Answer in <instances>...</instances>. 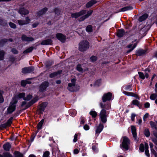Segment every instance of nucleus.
Listing matches in <instances>:
<instances>
[{"instance_id": "f257e3e1", "label": "nucleus", "mask_w": 157, "mask_h": 157, "mask_svg": "<svg viewBox=\"0 0 157 157\" xmlns=\"http://www.w3.org/2000/svg\"><path fill=\"white\" fill-rule=\"evenodd\" d=\"M17 102V98L16 97H13L12 99L9 107L7 109V113H11L15 109V105Z\"/></svg>"}, {"instance_id": "f03ea898", "label": "nucleus", "mask_w": 157, "mask_h": 157, "mask_svg": "<svg viewBox=\"0 0 157 157\" xmlns=\"http://www.w3.org/2000/svg\"><path fill=\"white\" fill-rule=\"evenodd\" d=\"M89 44L87 41H83L79 44V49L82 52L86 51L89 48Z\"/></svg>"}, {"instance_id": "7ed1b4c3", "label": "nucleus", "mask_w": 157, "mask_h": 157, "mask_svg": "<svg viewBox=\"0 0 157 157\" xmlns=\"http://www.w3.org/2000/svg\"><path fill=\"white\" fill-rule=\"evenodd\" d=\"M129 143V139L127 137H123L122 144L120 145V147L122 149H124L126 150H128Z\"/></svg>"}, {"instance_id": "20e7f679", "label": "nucleus", "mask_w": 157, "mask_h": 157, "mask_svg": "<svg viewBox=\"0 0 157 157\" xmlns=\"http://www.w3.org/2000/svg\"><path fill=\"white\" fill-rule=\"evenodd\" d=\"M99 116L100 119L103 123H105L106 122L107 114L105 109H103L101 111Z\"/></svg>"}, {"instance_id": "39448f33", "label": "nucleus", "mask_w": 157, "mask_h": 157, "mask_svg": "<svg viewBox=\"0 0 157 157\" xmlns=\"http://www.w3.org/2000/svg\"><path fill=\"white\" fill-rule=\"evenodd\" d=\"M86 13V10H83L78 12L71 13V17L72 18H76L78 17L85 14Z\"/></svg>"}, {"instance_id": "423d86ee", "label": "nucleus", "mask_w": 157, "mask_h": 157, "mask_svg": "<svg viewBox=\"0 0 157 157\" xmlns=\"http://www.w3.org/2000/svg\"><path fill=\"white\" fill-rule=\"evenodd\" d=\"M48 10V8H44L37 12L36 14V16L37 18L42 16L43 15L45 14L46 12Z\"/></svg>"}, {"instance_id": "0eeeda50", "label": "nucleus", "mask_w": 157, "mask_h": 157, "mask_svg": "<svg viewBox=\"0 0 157 157\" xmlns=\"http://www.w3.org/2000/svg\"><path fill=\"white\" fill-rule=\"evenodd\" d=\"M112 97V94L110 92L104 94L102 97V100L103 102H105L107 100H110Z\"/></svg>"}, {"instance_id": "6e6552de", "label": "nucleus", "mask_w": 157, "mask_h": 157, "mask_svg": "<svg viewBox=\"0 0 157 157\" xmlns=\"http://www.w3.org/2000/svg\"><path fill=\"white\" fill-rule=\"evenodd\" d=\"M93 11L92 10L89 11L85 15L82 16L78 20L79 21H84V20L86 19V18L90 16L92 14Z\"/></svg>"}, {"instance_id": "1a4fd4ad", "label": "nucleus", "mask_w": 157, "mask_h": 157, "mask_svg": "<svg viewBox=\"0 0 157 157\" xmlns=\"http://www.w3.org/2000/svg\"><path fill=\"white\" fill-rule=\"evenodd\" d=\"M56 37L62 42H64L66 40V36L61 33H58L56 35Z\"/></svg>"}, {"instance_id": "9d476101", "label": "nucleus", "mask_w": 157, "mask_h": 157, "mask_svg": "<svg viewBox=\"0 0 157 157\" xmlns=\"http://www.w3.org/2000/svg\"><path fill=\"white\" fill-rule=\"evenodd\" d=\"M18 12L21 15H26L29 13V11L24 8H21L19 10Z\"/></svg>"}, {"instance_id": "9b49d317", "label": "nucleus", "mask_w": 157, "mask_h": 157, "mask_svg": "<svg viewBox=\"0 0 157 157\" xmlns=\"http://www.w3.org/2000/svg\"><path fill=\"white\" fill-rule=\"evenodd\" d=\"M153 135L154 136L151 138V140L155 145V148L157 149V132H154Z\"/></svg>"}, {"instance_id": "f8f14e48", "label": "nucleus", "mask_w": 157, "mask_h": 157, "mask_svg": "<svg viewBox=\"0 0 157 157\" xmlns=\"http://www.w3.org/2000/svg\"><path fill=\"white\" fill-rule=\"evenodd\" d=\"M33 71V69L32 67H29L23 68L22 72L23 73L26 74L30 73Z\"/></svg>"}, {"instance_id": "ddd939ff", "label": "nucleus", "mask_w": 157, "mask_h": 157, "mask_svg": "<svg viewBox=\"0 0 157 157\" xmlns=\"http://www.w3.org/2000/svg\"><path fill=\"white\" fill-rule=\"evenodd\" d=\"M136 43H135L134 44H129L128 45L127 48L129 49L127 52V53H128L132 51L136 46Z\"/></svg>"}, {"instance_id": "4468645a", "label": "nucleus", "mask_w": 157, "mask_h": 157, "mask_svg": "<svg viewBox=\"0 0 157 157\" xmlns=\"http://www.w3.org/2000/svg\"><path fill=\"white\" fill-rule=\"evenodd\" d=\"M123 93L124 94L126 95L134 97L137 99H139V98L138 97V95L132 92L124 91L123 92Z\"/></svg>"}, {"instance_id": "2eb2a0df", "label": "nucleus", "mask_w": 157, "mask_h": 157, "mask_svg": "<svg viewBox=\"0 0 157 157\" xmlns=\"http://www.w3.org/2000/svg\"><path fill=\"white\" fill-rule=\"evenodd\" d=\"M104 128L103 125L100 124L99 126L97 127L96 130V134H99L102 130Z\"/></svg>"}, {"instance_id": "dca6fc26", "label": "nucleus", "mask_w": 157, "mask_h": 157, "mask_svg": "<svg viewBox=\"0 0 157 157\" xmlns=\"http://www.w3.org/2000/svg\"><path fill=\"white\" fill-rule=\"evenodd\" d=\"M131 130L133 137L136 140V139L137 135L135 127L134 126H131Z\"/></svg>"}, {"instance_id": "f3484780", "label": "nucleus", "mask_w": 157, "mask_h": 157, "mask_svg": "<svg viewBox=\"0 0 157 157\" xmlns=\"http://www.w3.org/2000/svg\"><path fill=\"white\" fill-rule=\"evenodd\" d=\"M52 41L51 40L47 39L43 41L41 44L43 45H50L52 44Z\"/></svg>"}, {"instance_id": "a211bd4d", "label": "nucleus", "mask_w": 157, "mask_h": 157, "mask_svg": "<svg viewBox=\"0 0 157 157\" xmlns=\"http://www.w3.org/2000/svg\"><path fill=\"white\" fill-rule=\"evenodd\" d=\"M155 94H152L150 96V98L151 100H154L157 97V89H155ZM155 103L157 104V98L155 100Z\"/></svg>"}, {"instance_id": "6ab92c4d", "label": "nucleus", "mask_w": 157, "mask_h": 157, "mask_svg": "<svg viewBox=\"0 0 157 157\" xmlns=\"http://www.w3.org/2000/svg\"><path fill=\"white\" fill-rule=\"evenodd\" d=\"M47 105V102H43L40 105L39 109L41 112H43L44 110Z\"/></svg>"}, {"instance_id": "aec40b11", "label": "nucleus", "mask_w": 157, "mask_h": 157, "mask_svg": "<svg viewBox=\"0 0 157 157\" xmlns=\"http://www.w3.org/2000/svg\"><path fill=\"white\" fill-rule=\"evenodd\" d=\"M97 2L94 0H92L88 2L86 4V6L87 8H89L95 4Z\"/></svg>"}, {"instance_id": "412c9836", "label": "nucleus", "mask_w": 157, "mask_h": 157, "mask_svg": "<svg viewBox=\"0 0 157 157\" xmlns=\"http://www.w3.org/2000/svg\"><path fill=\"white\" fill-rule=\"evenodd\" d=\"M138 73L140 77L143 79H144L145 77L148 78L149 76V75L147 73H146L145 75L144 74L141 72H139Z\"/></svg>"}, {"instance_id": "4be33fe9", "label": "nucleus", "mask_w": 157, "mask_h": 157, "mask_svg": "<svg viewBox=\"0 0 157 157\" xmlns=\"http://www.w3.org/2000/svg\"><path fill=\"white\" fill-rule=\"evenodd\" d=\"M11 147V145L10 144L8 143L4 144L3 145V148L6 151H9Z\"/></svg>"}, {"instance_id": "5701e85b", "label": "nucleus", "mask_w": 157, "mask_h": 157, "mask_svg": "<svg viewBox=\"0 0 157 157\" xmlns=\"http://www.w3.org/2000/svg\"><path fill=\"white\" fill-rule=\"evenodd\" d=\"M22 39L23 40L27 41H32L33 39L32 37H27L25 35H23L22 36Z\"/></svg>"}, {"instance_id": "b1692460", "label": "nucleus", "mask_w": 157, "mask_h": 157, "mask_svg": "<svg viewBox=\"0 0 157 157\" xmlns=\"http://www.w3.org/2000/svg\"><path fill=\"white\" fill-rule=\"evenodd\" d=\"M124 33V32L123 29H120L118 30L117 32V35L119 37H121Z\"/></svg>"}, {"instance_id": "393cba45", "label": "nucleus", "mask_w": 157, "mask_h": 157, "mask_svg": "<svg viewBox=\"0 0 157 157\" xmlns=\"http://www.w3.org/2000/svg\"><path fill=\"white\" fill-rule=\"evenodd\" d=\"M62 72L61 71H58L56 72H54L50 74L49 76L51 78L55 77L58 75L60 74Z\"/></svg>"}, {"instance_id": "a878e982", "label": "nucleus", "mask_w": 157, "mask_h": 157, "mask_svg": "<svg viewBox=\"0 0 157 157\" xmlns=\"http://www.w3.org/2000/svg\"><path fill=\"white\" fill-rule=\"evenodd\" d=\"M146 52V50L139 49L136 52V54L138 56H140L145 54Z\"/></svg>"}, {"instance_id": "bb28decb", "label": "nucleus", "mask_w": 157, "mask_h": 157, "mask_svg": "<svg viewBox=\"0 0 157 157\" xmlns=\"http://www.w3.org/2000/svg\"><path fill=\"white\" fill-rule=\"evenodd\" d=\"M12 117L10 118L5 124H3V126L6 127L10 126L12 123Z\"/></svg>"}, {"instance_id": "cd10ccee", "label": "nucleus", "mask_w": 157, "mask_h": 157, "mask_svg": "<svg viewBox=\"0 0 157 157\" xmlns=\"http://www.w3.org/2000/svg\"><path fill=\"white\" fill-rule=\"evenodd\" d=\"M145 153L146 155L149 157L150 156V154L149 153V151L148 150V145L147 143H146L145 144Z\"/></svg>"}, {"instance_id": "c85d7f7f", "label": "nucleus", "mask_w": 157, "mask_h": 157, "mask_svg": "<svg viewBox=\"0 0 157 157\" xmlns=\"http://www.w3.org/2000/svg\"><path fill=\"white\" fill-rule=\"evenodd\" d=\"M148 16V15L147 14H144L139 18V20L140 21H142L145 20Z\"/></svg>"}, {"instance_id": "c756f323", "label": "nucleus", "mask_w": 157, "mask_h": 157, "mask_svg": "<svg viewBox=\"0 0 157 157\" xmlns=\"http://www.w3.org/2000/svg\"><path fill=\"white\" fill-rule=\"evenodd\" d=\"M133 9V7L131 6H128L121 8V11H126L131 10Z\"/></svg>"}, {"instance_id": "7c9ffc66", "label": "nucleus", "mask_w": 157, "mask_h": 157, "mask_svg": "<svg viewBox=\"0 0 157 157\" xmlns=\"http://www.w3.org/2000/svg\"><path fill=\"white\" fill-rule=\"evenodd\" d=\"M76 80L75 79H73L71 80V83L68 84V86L69 87H71L74 86L75 85Z\"/></svg>"}, {"instance_id": "2f4dec72", "label": "nucleus", "mask_w": 157, "mask_h": 157, "mask_svg": "<svg viewBox=\"0 0 157 157\" xmlns=\"http://www.w3.org/2000/svg\"><path fill=\"white\" fill-rule=\"evenodd\" d=\"M150 124L151 128H155V129H157L156 124L154 122L151 121L150 122Z\"/></svg>"}, {"instance_id": "473e14b6", "label": "nucleus", "mask_w": 157, "mask_h": 157, "mask_svg": "<svg viewBox=\"0 0 157 157\" xmlns=\"http://www.w3.org/2000/svg\"><path fill=\"white\" fill-rule=\"evenodd\" d=\"M86 30L88 32H91L92 31V27L91 25H88L86 28Z\"/></svg>"}, {"instance_id": "72a5a7b5", "label": "nucleus", "mask_w": 157, "mask_h": 157, "mask_svg": "<svg viewBox=\"0 0 157 157\" xmlns=\"http://www.w3.org/2000/svg\"><path fill=\"white\" fill-rule=\"evenodd\" d=\"M44 120L42 119V120L40 121L38 123V124L37 125V128L38 129H41L42 126V125L43 124V123L44 122Z\"/></svg>"}, {"instance_id": "f704fd0d", "label": "nucleus", "mask_w": 157, "mask_h": 157, "mask_svg": "<svg viewBox=\"0 0 157 157\" xmlns=\"http://www.w3.org/2000/svg\"><path fill=\"white\" fill-rule=\"evenodd\" d=\"M33 47H31L28 49H27L25 51H24L23 53H28L31 52L33 50Z\"/></svg>"}, {"instance_id": "c9c22d12", "label": "nucleus", "mask_w": 157, "mask_h": 157, "mask_svg": "<svg viewBox=\"0 0 157 157\" xmlns=\"http://www.w3.org/2000/svg\"><path fill=\"white\" fill-rule=\"evenodd\" d=\"M25 94L24 93H19L17 96H15L14 97H16L17 98V100H18V97L19 98H24V97L25 96Z\"/></svg>"}, {"instance_id": "e433bc0d", "label": "nucleus", "mask_w": 157, "mask_h": 157, "mask_svg": "<svg viewBox=\"0 0 157 157\" xmlns=\"http://www.w3.org/2000/svg\"><path fill=\"white\" fill-rule=\"evenodd\" d=\"M3 92L0 90V103H2L4 101V98L2 96Z\"/></svg>"}, {"instance_id": "4c0bfd02", "label": "nucleus", "mask_w": 157, "mask_h": 157, "mask_svg": "<svg viewBox=\"0 0 157 157\" xmlns=\"http://www.w3.org/2000/svg\"><path fill=\"white\" fill-rule=\"evenodd\" d=\"M144 133L145 136L146 137H148L150 136V133L148 129H145Z\"/></svg>"}, {"instance_id": "58836bf2", "label": "nucleus", "mask_w": 157, "mask_h": 157, "mask_svg": "<svg viewBox=\"0 0 157 157\" xmlns=\"http://www.w3.org/2000/svg\"><path fill=\"white\" fill-rule=\"evenodd\" d=\"M101 79H98V80H97L95 81V82L94 84V85L95 86H99L101 84Z\"/></svg>"}, {"instance_id": "ea45409f", "label": "nucleus", "mask_w": 157, "mask_h": 157, "mask_svg": "<svg viewBox=\"0 0 157 157\" xmlns=\"http://www.w3.org/2000/svg\"><path fill=\"white\" fill-rule=\"evenodd\" d=\"M18 23L20 25H25V21L22 20H18L17 21Z\"/></svg>"}, {"instance_id": "a19ab883", "label": "nucleus", "mask_w": 157, "mask_h": 157, "mask_svg": "<svg viewBox=\"0 0 157 157\" xmlns=\"http://www.w3.org/2000/svg\"><path fill=\"white\" fill-rule=\"evenodd\" d=\"M90 114L93 117H95L97 115V113L96 112L94 111H91L90 113Z\"/></svg>"}, {"instance_id": "79ce46f5", "label": "nucleus", "mask_w": 157, "mask_h": 157, "mask_svg": "<svg viewBox=\"0 0 157 157\" xmlns=\"http://www.w3.org/2000/svg\"><path fill=\"white\" fill-rule=\"evenodd\" d=\"M5 53L3 51H0V60H2L3 59Z\"/></svg>"}, {"instance_id": "37998d69", "label": "nucleus", "mask_w": 157, "mask_h": 157, "mask_svg": "<svg viewBox=\"0 0 157 157\" xmlns=\"http://www.w3.org/2000/svg\"><path fill=\"white\" fill-rule=\"evenodd\" d=\"M53 11L57 15L60 14V11L57 8H55L54 10Z\"/></svg>"}, {"instance_id": "c03bdc74", "label": "nucleus", "mask_w": 157, "mask_h": 157, "mask_svg": "<svg viewBox=\"0 0 157 157\" xmlns=\"http://www.w3.org/2000/svg\"><path fill=\"white\" fill-rule=\"evenodd\" d=\"M48 82H43L42 84L43 86L42 87L44 88H45L47 87L48 86Z\"/></svg>"}, {"instance_id": "a18cd8bd", "label": "nucleus", "mask_w": 157, "mask_h": 157, "mask_svg": "<svg viewBox=\"0 0 157 157\" xmlns=\"http://www.w3.org/2000/svg\"><path fill=\"white\" fill-rule=\"evenodd\" d=\"M77 70L80 72H82L83 71V69L80 64H78L77 66Z\"/></svg>"}, {"instance_id": "49530a36", "label": "nucleus", "mask_w": 157, "mask_h": 157, "mask_svg": "<svg viewBox=\"0 0 157 157\" xmlns=\"http://www.w3.org/2000/svg\"><path fill=\"white\" fill-rule=\"evenodd\" d=\"M25 25L28 24L31 21V19L29 18V17H26L25 19Z\"/></svg>"}, {"instance_id": "de8ad7c7", "label": "nucleus", "mask_w": 157, "mask_h": 157, "mask_svg": "<svg viewBox=\"0 0 157 157\" xmlns=\"http://www.w3.org/2000/svg\"><path fill=\"white\" fill-rule=\"evenodd\" d=\"M132 103L133 105L138 106L139 105V102L137 100H134L132 101Z\"/></svg>"}, {"instance_id": "09e8293b", "label": "nucleus", "mask_w": 157, "mask_h": 157, "mask_svg": "<svg viewBox=\"0 0 157 157\" xmlns=\"http://www.w3.org/2000/svg\"><path fill=\"white\" fill-rule=\"evenodd\" d=\"M144 144H141L140 146V148L139 150L141 151V152H144Z\"/></svg>"}, {"instance_id": "8fccbe9b", "label": "nucleus", "mask_w": 157, "mask_h": 157, "mask_svg": "<svg viewBox=\"0 0 157 157\" xmlns=\"http://www.w3.org/2000/svg\"><path fill=\"white\" fill-rule=\"evenodd\" d=\"M32 98V96L31 95H28L26 98H24V99L25 100L29 101Z\"/></svg>"}, {"instance_id": "3c124183", "label": "nucleus", "mask_w": 157, "mask_h": 157, "mask_svg": "<svg viewBox=\"0 0 157 157\" xmlns=\"http://www.w3.org/2000/svg\"><path fill=\"white\" fill-rule=\"evenodd\" d=\"M10 26L12 28L15 29L16 28V25L14 23L12 22H10L9 23Z\"/></svg>"}, {"instance_id": "603ef678", "label": "nucleus", "mask_w": 157, "mask_h": 157, "mask_svg": "<svg viewBox=\"0 0 157 157\" xmlns=\"http://www.w3.org/2000/svg\"><path fill=\"white\" fill-rule=\"evenodd\" d=\"M71 114L72 116H74L76 114V112L75 110H73L70 111Z\"/></svg>"}, {"instance_id": "864d4df0", "label": "nucleus", "mask_w": 157, "mask_h": 157, "mask_svg": "<svg viewBox=\"0 0 157 157\" xmlns=\"http://www.w3.org/2000/svg\"><path fill=\"white\" fill-rule=\"evenodd\" d=\"M100 105L102 108H106V109H109L110 108V105H109L108 106V108H106L105 105L103 104L102 103H100Z\"/></svg>"}, {"instance_id": "5fc2aeb1", "label": "nucleus", "mask_w": 157, "mask_h": 157, "mask_svg": "<svg viewBox=\"0 0 157 157\" xmlns=\"http://www.w3.org/2000/svg\"><path fill=\"white\" fill-rule=\"evenodd\" d=\"M49 155V152L48 151H46L44 153L43 157H48Z\"/></svg>"}, {"instance_id": "6e6d98bb", "label": "nucleus", "mask_w": 157, "mask_h": 157, "mask_svg": "<svg viewBox=\"0 0 157 157\" xmlns=\"http://www.w3.org/2000/svg\"><path fill=\"white\" fill-rule=\"evenodd\" d=\"M136 116V115L134 113H132L131 114V120L134 121L135 120V117Z\"/></svg>"}, {"instance_id": "4d7b16f0", "label": "nucleus", "mask_w": 157, "mask_h": 157, "mask_svg": "<svg viewBox=\"0 0 157 157\" xmlns=\"http://www.w3.org/2000/svg\"><path fill=\"white\" fill-rule=\"evenodd\" d=\"M149 116V114L148 113H146L144 116L143 117V120L144 121H146V119Z\"/></svg>"}, {"instance_id": "13d9d810", "label": "nucleus", "mask_w": 157, "mask_h": 157, "mask_svg": "<svg viewBox=\"0 0 157 157\" xmlns=\"http://www.w3.org/2000/svg\"><path fill=\"white\" fill-rule=\"evenodd\" d=\"M90 60L92 62L95 61L97 59V57L95 56H91L90 58Z\"/></svg>"}, {"instance_id": "bf43d9fd", "label": "nucleus", "mask_w": 157, "mask_h": 157, "mask_svg": "<svg viewBox=\"0 0 157 157\" xmlns=\"http://www.w3.org/2000/svg\"><path fill=\"white\" fill-rule=\"evenodd\" d=\"M151 154H153L155 156V157H157V155L155 151L153 149H151Z\"/></svg>"}, {"instance_id": "052dcab7", "label": "nucleus", "mask_w": 157, "mask_h": 157, "mask_svg": "<svg viewBox=\"0 0 157 157\" xmlns=\"http://www.w3.org/2000/svg\"><path fill=\"white\" fill-rule=\"evenodd\" d=\"M27 84L25 80H22L21 81V84L23 86H25Z\"/></svg>"}, {"instance_id": "680f3d73", "label": "nucleus", "mask_w": 157, "mask_h": 157, "mask_svg": "<svg viewBox=\"0 0 157 157\" xmlns=\"http://www.w3.org/2000/svg\"><path fill=\"white\" fill-rule=\"evenodd\" d=\"M84 129L85 130H88L89 129V127L88 125L86 124L84 126Z\"/></svg>"}, {"instance_id": "e2e57ef3", "label": "nucleus", "mask_w": 157, "mask_h": 157, "mask_svg": "<svg viewBox=\"0 0 157 157\" xmlns=\"http://www.w3.org/2000/svg\"><path fill=\"white\" fill-rule=\"evenodd\" d=\"M4 157H12V155L9 153H6L4 155Z\"/></svg>"}, {"instance_id": "0e129e2a", "label": "nucleus", "mask_w": 157, "mask_h": 157, "mask_svg": "<svg viewBox=\"0 0 157 157\" xmlns=\"http://www.w3.org/2000/svg\"><path fill=\"white\" fill-rule=\"evenodd\" d=\"M11 52L14 54H17L18 53V52L17 50L13 48L11 50Z\"/></svg>"}, {"instance_id": "69168bd1", "label": "nucleus", "mask_w": 157, "mask_h": 157, "mask_svg": "<svg viewBox=\"0 0 157 157\" xmlns=\"http://www.w3.org/2000/svg\"><path fill=\"white\" fill-rule=\"evenodd\" d=\"M77 136L78 135L77 134H75L74 136V138L73 140V141L74 142H76L77 140Z\"/></svg>"}, {"instance_id": "338daca9", "label": "nucleus", "mask_w": 157, "mask_h": 157, "mask_svg": "<svg viewBox=\"0 0 157 157\" xmlns=\"http://www.w3.org/2000/svg\"><path fill=\"white\" fill-rule=\"evenodd\" d=\"M38 25V23H35L32 25V26L33 28H35Z\"/></svg>"}, {"instance_id": "774afa93", "label": "nucleus", "mask_w": 157, "mask_h": 157, "mask_svg": "<svg viewBox=\"0 0 157 157\" xmlns=\"http://www.w3.org/2000/svg\"><path fill=\"white\" fill-rule=\"evenodd\" d=\"M17 157H22V155L20 153L17 152L16 154Z\"/></svg>"}]
</instances>
